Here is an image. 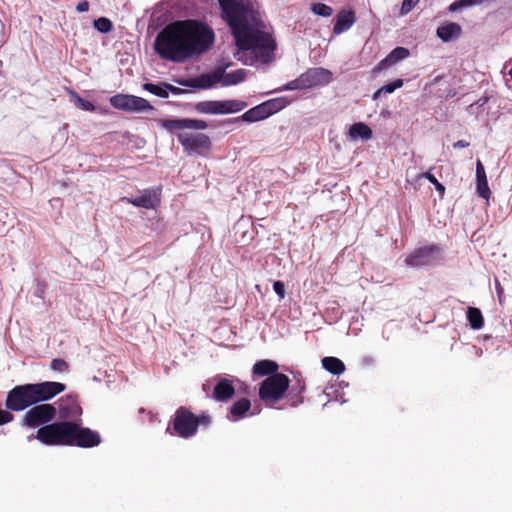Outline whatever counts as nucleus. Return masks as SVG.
I'll list each match as a JSON object with an SVG mask.
<instances>
[{
    "label": "nucleus",
    "mask_w": 512,
    "mask_h": 512,
    "mask_svg": "<svg viewBox=\"0 0 512 512\" xmlns=\"http://www.w3.org/2000/svg\"><path fill=\"white\" fill-rule=\"evenodd\" d=\"M166 433L183 439L195 436L197 433V422L194 419V413L185 406L179 407L166 428Z\"/></svg>",
    "instance_id": "0eeeda50"
},
{
    "label": "nucleus",
    "mask_w": 512,
    "mask_h": 512,
    "mask_svg": "<svg viewBox=\"0 0 512 512\" xmlns=\"http://www.w3.org/2000/svg\"><path fill=\"white\" fill-rule=\"evenodd\" d=\"M410 55V52L405 47L394 48L384 59H382L373 69V72H380L388 69L398 62L406 59Z\"/></svg>",
    "instance_id": "6ab92c4d"
},
{
    "label": "nucleus",
    "mask_w": 512,
    "mask_h": 512,
    "mask_svg": "<svg viewBox=\"0 0 512 512\" xmlns=\"http://www.w3.org/2000/svg\"><path fill=\"white\" fill-rule=\"evenodd\" d=\"M39 385L41 390H43V394L47 401L62 393L66 389L65 384L60 382L45 381L39 383Z\"/></svg>",
    "instance_id": "a878e982"
},
{
    "label": "nucleus",
    "mask_w": 512,
    "mask_h": 512,
    "mask_svg": "<svg viewBox=\"0 0 512 512\" xmlns=\"http://www.w3.org/2000/svg\"><path fill=\"white\" fill-rule=\"evenodd\" d=\"M440 254L441 249L436 244L423 246L415 249L412 253H410L406 257L405 263L407 266L413 268L430 266L433 265L440 258Z\"/></svg>",
    "instance_id": "9d476101"
},
{
    "label": "nucleus",
    "mask_w": 512,
    "mask_h": 512,
    "mask_svg": "<svg viewBox=\"0 0 512 512\" xmlns=\"http://www.w3.org/2000/svg\"><path fill=\"white\" fill-rule=\"evenodd\" d=\"M101 443V437L98 432L91 430L90 428L83 427L80 433L79 442H76L77 447L81 448H92L98 446Z\"/></svg>",
    "instance_id": "b1692460"
},
{
    "label": "nucleus",
    "mask_w": 512,
    "mask_h": 512,
    "mask_svg": "<svg viewBox=\"0 0 512 512\" xmlns=\"http://www.w3.org/2000/svg\"><path fill=\"white\" fill-rule=\"evenodd\" d=\"M31 396V400L33 405L39 402L47 401L46 397L43 394V390H41L39 383L35 384H27Z\"/></svg>",
    "instance_id": "72a5a7b5"
},
{
    "label": "nucleus",
    "mask_w": 512,
    "mask_h": 512,
    "mask_svg": "<svg viewBox=\"0 0 512 512\" xmlns=\"http://www.w3.org/2000/svg\"><path fill=\"white\" fill-rule=\"evenodd\" d=\"M76 10L78 12H86L89 10V2L87 0H82L80 1L77 6H76Z\"/></svg>",
    "instance_id": "09e8293b"
},
{
    "label": "nucleus",
    "mask_w": 512,
    "mask_h": 512,
    "mask_svg": "<svg viewBox=\"0 0 512 512\" xmlns=\"http://www.w3.org/2000/svg\"><path fill=\"white\" fill-rule=\"evenodd\" d=\"M462 33V28L458 23L448 22L437 28L436 34L443 42H449L457 39Z\"/></svg>",
    "instance_id": "5701e85b"
},
{
    "label": "nucleus",
    "mask_w": 512,
    "mask_h": 512,
    "mask_svg": "<svg viewBox=\"0 0 512 512\" xmlns=\"http://www.w3.org/2000/svg\"><path fill=\"white\" fill-rule=\"evenodd\" d=\"M467 319L472 329L479 330L484 326V318L479 308L468 307Z\"/></svg>",
    "instance_id": "c85d7f7f"
},
{
    "label": "nucleus",
    "mask_w": 512,
    "mask_h": 512,
    "mask_svg": "<svg viewBox=\"0 0 512 512\" xmlns=\"http://www.w3.org/2000/svg\"><path fill=\"white\" fill-rule=\"evenodd\" d=\"M68 95L70 96L71 101L75 104L76 107L83 111H90L93 112L96 110L95 105L88 101L83 99L76 91L73 89H67L66 90Z\"/></svg>",
    "instance_id": "c756f323"
},
{
    "label": "nucleus",
    "mask_w": 512,
    "mask_h": 512,
    "mask_svg": "<svg viewBox=\"0 0 512 512\" xmlns=\"http://www.w3.org/2000/svg\"><path fill=\"white\" fill-rule=\"evenodd\" d=\"M50 368L58 372H66L69 369L68 363L60 358H55L50 363Z\"/></svg>",
    "instance_id": "ea45409f"
},
{
    "label": "nucleus",
    "mask_w": 512,
    "mask_h": 512,
    "mask_svg": "<svg viewBox=\"0 0 512 512\" xmlns=\"http://www.w3.org/2000/svg\"><path fill=\"white\" fill-rule=\"evenodd\" d=\"M460 7H462V6L460 5V0H457V1L453 2V3L449 6V10L453 12V11H456V10H457L458 8H460Z\"/></svg>",
    "instance_id": "603ef678"
},
{
    "label": "nucleus",
    "mask_w": 512,
    "mask_h": 512,
    "mask_svg": "<svg viewBox=\"0 0 512 512\" xmlns=\"http://www.w3.org/2000/svg\"><path fill=\"white\" fill-rule=\"evenodd\" d=\"M246 76L247 71L245 69H237L235 71L225 73L224 69L217 68L212 73L201 74L196 78L181 79L178 80L177 83L185 87L207 89L219 82L223 86L237 85L243 82Z\"/></svg>",
    "instance_id": "39448f33"
},
{
    "label": "nucleus",
    "mask_w": 512,
    "mask_h": 512,
    "mask_svg": "<svg viewBox=\"0 0 512 512\" xmlns=\"http://www.w3.org/2000/svg\"><path fill=\"white\" fill-rule=\"evenodd\" d=\"M159 124L172 134H176L179 143L183 146L185 151L196 152L203 154L211 148L210 138L203 133H186L182 130H204L208 124L200 119H160Z\"/></svg>",
    "instance_id": "f03ea898"
},
{
    "label": "nucleus",
    "mask_w": 512,
    "mask_h": 512,
    "mask_svg": "<svg viewBox=\"0 0 512 512\" xmlns=\"http://www.w3.org/2000/svg\"><path fill=\"white\" fill-rule=\"evenodd\" d=\"M419 1L420 0H403L401 14L405 15L410 12L419 3Z\"/></svg>",
    "instance_id": "37998d69"
},
{
    "label": "nucleus",
    "mask_w": 512,
    "mask_h": 512,
    "mask_svg": "<svg viewBox=\"0 0 512 512\" xmlns=\"http://www.w3.org/2000/svg\"><path fill=\"white\" fill-rule=\"evenodd\" d=\"M278 370V363L270 359L259 360L252 367V373L257 377L267 378L274 374H280Z\"/></svg>",
    "instance_id": "412c9836"
},
{
    "label": "nucleus",
    "mask_w": 512,
    "mask_h": 512,
    "mask_svg": "<svg viewBox=\"0 0 512 512\" xmlns=\"http://www.w3.org/2000/svg\"><path fill=\"white\" fill-rule=\"evenodd\" d=\"M220 16L228 25L235 44L241 51H252L263 64L274 58L277 43L259 10L249 0H218Z\"/></svg>",
    "instance_id": "f257e3e1"
},
{
    "label": "nucleus",
    "mask_w": 512,
    "mask_h": 512,
    "mask_svg": "<svg viewBox=\"0 0 512 512\" xmlns=\"http://www.w3.org/2000/svg\"><path fill=\"white\" fill-rule=\"evenodd\" d=\"M32 405L27 384L17 385L7 393L5 406L10 411H23Z\"/></svg>",
    "instance_id": "9b49d317"
},
{
    "label": "nucleus",
    "mask_w": 512,
    "mask_h": 512,
    "mask_svg": "<svg viewBox=\"0 0 512 512\" xmlns=\"http://www.w3.org/2000/svg\"><path fill=\"white\" fill-rule=\"evenodd\" d=\"M403 86V80L402 79H396L395 81L388 83L381 88H379L374 94L373 99H378L382 94L386 93H392L396 89Z\"/></svg>",
    "instance_id": "2f4dec72"
},
{
    "label": "nucleus",
    "mask_w": 512,
    "mask_h": 512,
    "mask_svg": "<svg viewBox=\"0 0 512 512\" xmlns=\"http://www.w3.org/2000/svg\"><path fill=\"white\" fill-rule=\"evenodd\" d=\"M56 408L52 404H40L28 410L24 416V425L34 428L55 418Z\"/></svg>",
    "instance_id": "f8f14e48"
},
{
    "label": "nucleus",
    "mask_w": 512,
    "mask_h": 512,
    "mask_svg": "<svg viewBox=\"0 0 512 512\" xmlns=\"http://www.w3.org/2000/svg\"><path fill=\"white\" fill-rule=\"evenodd\" d=\"M161 189H144L141 195L134 198L123 197L121 201L144 209H156L161 202Z\"/></svg>",
    "instance_id": "4468645a"
},
{
    "label": "nucleus",
    "mask_w": 512,
    "mask_h": 512,
    "mask_svg": "<svg viewBox=\"0 0 512 512\" xmlns=\"http://www.w3.org/2000/svg\"><path fill=\"white\" fill-rule=\"evenodd\" d=\"M423 177L435 186V189L439 192L441 197L445 194V186L440 183L433 174L425 172L423 173Z\"/></svg>",
    "instance_id": "58836bf2"
},
{
    "label": "nucleus",
    "mask_w": 512,
    "mask_h": 512,
    "mask_svg": "<svg viewBox=\"0 0 512 512\" xmlns=\"http://www.w3.org/2000/svg\"><path fill=\"white\" fill-rule=\"evenodd\" d=\"M189 47L179 20L165 26L154 43L155 51L162 59L177 63L192 57Z\"/></svg>",
    "instance_id": "7ed1b4c3"
},
{
    "label": "nucleus",
    "mask_w": 512,
    "mask_h": 512,
    "mask_svg": "<svg viewBox=\"0 0 512 512\" xmlns=\"http://www.w3.org/2000/svg\"><path fill=\"white\" fill-rule=\"evenodd\" d=\"M58 413L65 421H75L82 415V408L76 395H67L59 400Z\"/></svg>",
    "instance_id": "2eb2a0df"
},
{
    "label": "nucleus",
    "mask_w": 512,
    "mask_h": 512,
    "mask_svg": "<svg viewBox=\"0 0 512 512\" xmlns=\"http://www.w3.org/2000/svg\"><path fill=\"white\" fill-rule=\"evenodd\" d=\"M83 426L80 423L73 421L72 422V433L70 436V444L69 446H76V442H79L80 433L82 432Z\"/></svg>",
    "instance_id": "4c0bfd02"
},
{
    "label": "nucleus",
    "mask_w": 512,
    "mask_h": 512,
    "mask_svg": "<svg viewBox=\"0 0 512 512\" xmlns=\"http://www.w3.org/2000/svg\"><path fill=\"white\" fill-rule=\"evenodd\" d=\"M305 390L306 384L303 379H297L292 386L289 385V389L286 392V394L287 399L289 401V405L291 407H297L303 403V393L305 392Z\"/></svg>",
    "instance_id": "4be33fe9"
},
{
    "label": "nucleus",
    "mask_w": 512,
    "mask_h": 512,
    "mask_svg": "<svg viewBox=\"0 0 512 512\" xmlns=\"http://www.w3.org/2000/svg\"><path fill=\"white\" fill-rule=\"evenodd\" d=\"M194 419L197 422V429L199 426L207 427L212 422L211 416L205 412L201 413L200 415L194 414Z\"/></svg>",
    "instance_id": "79ce46f5"
},
{
    "label": "nucleus",
    "mask_w": 512,
    "mask_h": 512,
    "mask_svg": "<svg viewBox=\"0 0 512 512\" xmlns=\"http://www.w3.org/2000/svg\"><path fill=\"white\" fill-rule=\"evenodd\" d=\"M273 289L280 299L285 297V285L281 281H275L273 283Z\"/></svg>",
    "instance_id": "a18cd8bd"
},
{
    "label": "nucleus",
    "mask_w": 512,
    "mask_h": 512,
    "mask_svg": "<svg viewBox=\"0 0 512 512\" xmlns=\"http://www.w3.org/2000/svg\"><path fill=\"white\" fill-rule=\"evenodd\" d=\"M216 384L213 389L212 397L219 402L229 401L235 394V387L231 380L225 377L215 378Z\"/></svg>",
    "instance_id": "a211bd4d"
},
{
    "label": "nucleus",
    "mask_w": 512,
    "mask_h": 512,
    "mask_svg": "<svg viewBox=\"0 0 512 512\" xmlns=\"http://www.w3.org/2000/svg\"><path fill=\"white\" fill-rule=\"evenodd\" d=\"M191 56L208 51L215 42L213 29L204 21L197 19L179 20Z\"/></svg>",
    "instance_id": "20e7f679"
},
{
    "label": "nucleus",
    "mask_w": 512,
    "mask_h": 512,
    "mask_svg": "<svg viewBox=\"0 0 512 512\" xmlns=\"http://www.w3.org/2000/svg\"><path fill=\"white\" fill-rule=\"evenodd\" d=\"M72 422L73 421L58 422L62 446H69V444H70V436L72 433Z\"/></svg>",
    "instance_id": "7c9ffc66"
},
{
    "label": "nucleus",
    "mask_w": 512,
    "mask_h": 512,
    "mask_svg": "<svg viewBox=\"0 0 512 512\" xmlns=\"http://www.w3.org/2000/svg\"><path fill=\"white\" fill-rule=\"evenodd\" d=\"M310 9L315 15L322 17H330L333 14L332 7L324 3H313Z\"/></svg>",
    "instance_id": "c9c22d12"
},
{
    "label": "nucleus",
    "mask_w": 512,
    "mask_h": 512,
    "mask_svg": "<svg viewBox=\"0 0 512 512\" xmlns=\"http://www.w3.org/2000/svg\"><path fill=\"white\" fill-rule=\"evenodd\" d=\"M93 26L101 33H109L113 29V23L106 17H100L93 22Z\"/></svg>",
    "instance_id": "e433bc0d"
},
{
    "label": "nucleus",
    "mask_w": 512,
    "mask_h": 512,
    "mask_svg": "<svg viewBox=\"0 0 512 512\" xmlns=\"http://www.w3.org/2000/svg\"><path fill=\"white\" fill-rule=\"evenodd\" d=\"M290 379L285 374L265 378L259 386V398L268 407H274L289 389Z\"/></svg>",
    "instance_id": "423d86ee"
},
{
    "label": "nucleus",
    "mask_w": 512,
    "mask_h": 512,
    "mask_svg": "<svg viewBox=\"0 0 512 512\" xmlns=\"http://www.w3.org/2000/svg\"><path fill=\"white\" fill-rule=\"evenodd\" d=\"M284 89L285 90H302V89H306V87L304 86V80H303L302 74L297 79L288 82L285 85Z\"/></svg>",
    "instance_id": "a19ab883"
},
{
    "label": "nucleus",
    "mask_w": 512,
    "mask_h": 512,
    "mask_svg": "<svg viewBox=\"0 0 512 512\" xmlns=\"http://www.w3.org/2000/svg\"><path fill=\"white\" fill-rule=\"evenodd\" d=\"M469 146L470 143L465 140H458L457 142L453 143V148L455 149L467 148Z\"/></svg>",
    "instance_id": "8fccbe9b"
},
{
    "label": "nucleus",
    "mask_w": 512,
    "mask_h": 512,
    "mask_svg": "<svg viewBox=\"0 0 512 512\" xmlns=\"http://www.w3.org/2000/svg\"><path fill=\"white\" fill-rule=\"evenodd\" d=\"M36 438L48 446H62L58 422L40 427L37 430Z\"/></svg>",
    "instance_id": "f3484780"
},
{
    "label": "nucleus",
    "mask_w": 512,
    "mask_h": 512,
    "mask_svg": "<svg viewBox=\"0 0 512 512\" xmlns=\"http://www.w3.org/2000/svg\"><path fill=\"white\" fill-rule=\"evenodd\" d=\"M322 366L333 375H340L345 371L344 363L336 357L327 356L322 359Z\"/></svg>",
    "instance_id": "bb28decb"
},
{
    "label": "nucleus",
    "mask_w": 512,
    "mask_h": 512,
    "mask_svg": "<svg viewBox=\"0 0 512 512\" xmlns=\"http://www.w3.org/2000/svg\"><path fill=\"white\" fill-rule=\"evenodd\" d=\"M143 89L158 97L168 98L167 88L164 86V83L162 85H157L154 83H145L143 85Z\"/></svg>",
    "instance_id": "f704fd0d"
},
{
    "label": "nucleus",
    "mask_w": 512,
    "mask_h": 512,
    "mask_svg": "<svg viewBox=\"0 0 512 512\" xmlns=\"http://www.w3.org/2000/svg\"><path fill=\"white\" fill-rule=\"evenodd\" d=\"M247 103L241 100H206L195 104V110L202 114H228L242 111Z\"/></svg>",
    "instance_id": "6e6552de"
},
{
    "label": "nucleus",
    "mask_w": 512,
    "mask_h": 512,
    "mask_svg": "<svg viewBox=\"0 0 512 512\" xmlns=\"http://www.w3.org/2000/svg\"><path fill=\"white\" fill-rule=\"evenodd\" d=\"M251 408V402L247 398H241L234 402L229 409L233 421L243 418Z\"/></svg>",
    "instance_id": "393cba45"
},
{
    "label": "nucleus",
    "mask_w": 512,
    "mask_h": 512,
    "mask_svg": "<svg viewBox=\"0 0 512 512\" xmlns=\"http://www.w3.org/2000/svg\"><path fill=\"white\" fill-rule=\"evenodd\" d=\"M486 176L485 168L480 160L476 162V177Z\"/></svg>",
    "instance_id": "de8ad7c7"
},
{
    "label": "nucleus",
    "mask_w": 512,
    "mask_h": 512,
    "mask_svg": "<svg viewBox=\"0 0 512 512\" xmlns=\"http://www.w3.org/2000/svg\"><path fill=\"white\" fill-rule=\"evenodd\" d=\"M357 17L356 13L349 10H341L337 13L334 26H333V34L340 35L346 31H348L356 22Z\"/></svg>",
    "instance_id": "aec40b11"
},
{
    "label": "nucleus",
    "mask_w": 512,
    "mask_h": 512,
    "mask_svg": "<svg viewBox=\"0 0 512 512\" xmlns=\"http://www.w3.org/2000/svg\"><path fill=\"white\" fill-rule=\"evenodd\" d=\"M14 419L13 414L10 411H6L0 408V425L7 424Z\"/></svg>",
    "instance_id": "c03bdc74"
},
{
    "label": "nucleus",
    "mask_w": 512,
    "mask_h": 512,
    "mask_svg": "<svg viewBox=\"0 0 512 512\" xmlns=\"http://www.w3.org/2000/svg\"><path fill=\"white\" fill-rule=\"evenodd\" d=\"M164 86L167 88L168 93L171 92L174 95H181L186 92L184 89L176 87L169 83H164Z\"/></svg>",
    "instance_id": "49530a36"
},
{
    "label": "nucleus",
    "mask_w": 512,
    "mask_h": 512,
    "mask_svg": "<svg viewBox=\"0 0 512 512\" xmlns=\"http://www.w3.org/2000/svg\"><path fill=\"white\" fill-rule=\"evenodd\" d=\"M477 2V0H460V5L461 6H468V5H473Z\"/></svg>",
    "instance_id": "864d4df0"
},
{
    "label": "nucleus",
    "mask_w": 512,
    "mask_h": 512,
    "mask_svg": "<svg viewBox=\"0 0 512 512\" xmlns=\"http://www.w3.org/2000/svg\"><path fill=\"white\" fill-rule=\"evenodd\" d=\"M282 106L279 104V101L274 100H268L266 102H263L248 111H246L241 117L238 119H242L246 122H257L264 120L268 118L269 116L276 113L278 110H280Z\"/></svg>",
    "instance_id": "ddd939ff"
},
{
    "label": "nucleus",
    "mask_w": 512,
    "mask_h": 512,
    "mask_svg": "<svg viewBox=\"0 0 512 512\" xmlns=\"http://www.w3.org/2000/svg\"><path fill=\"white\" fill-rule=\"evenodd\" d=\"M306 89L318 85L328 84L332 80V73L322 67L311 68L302 73Z\"/></svg>",
    "instance_id": "dca6fc26"
},
{
    "label": "nucleus",
    "mask_w": 512,
    "mask_h": 512,
    "mask_svg": "<svg viewBox=\"0 0 512 512\" xmlns=\"http://www.w3.org/2000/svg\"><path fill=\"white\" fill-rule=\"evenodd\" d=\"M486 102H487V98H482V99H479V100L475 103V105L484 106V105L486 104ZM473 107H474V104L469 105V106H468V110H469V111H470V110H472V109H473Z\"/></svg>",
    "instance_id": "3c124183"
},
{
    "label": "nucleus",
    "mask_w": 512,
    "mask_h": 512,
    "mask_svg": "<svg viewBox=\"0 0 512 512\" xmlns=\"http://www.w3.org/2000/svg\"><path fill=\"white\" fill-rule=\"evenodd\" d=\"M110 105L121 111L139 113L154 110L150 102L142 97L130 94H116L109 99Z\"/></svg>",
    "instance_id": "1a4fd4ad"
},
{
    "label": "nucleus",
    "mask_w": 512,
    "mask_h": 512,
    "mask_svg": "<svg viewBox=\"0 0 512 512\" xmlns=\"http://www.w3.org/2000/svg\"><path fill=\"white\" fill-rule=\"evenodd\" d=\"M349 136L352 139L361 138L363 140H368L372 137V130L365 123H354L353 125L350 126Z\"/></svg>",
    "instance_id": "cd10ccee"
},
{
    "label": "nucleus",
    "mask_w": 512,
    "mask_h": 512,
    "mask_svg": "<svg viewBox=\"0 0 512 512\" xmlns=\"http://www.w3.org/2000/svg\"><path fill=\"white\" fill-rule=\"evenodd\" d=\"M476 181H477V186H476L477 194L480 197L488 200L491 196V191L488 186L487 176L476 177Z\"/></svg>",
    "instance_id": "473e14b6"
}]
</instances>
